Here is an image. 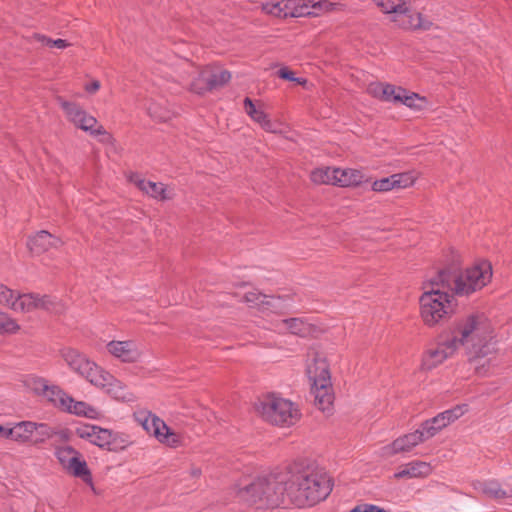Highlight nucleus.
<instances>
[{
    "instance_id": "37",
    "label": "nucleus",
    "mask_w": 512,
    "mask_h": 512,
    "mask_svg": "<svg viewBox=\"0 0 512 512\" xmlns=\"http://www.w3.org/2000/svg\"><path fill=\"white\" fill-rule=\"evenodd\" d=\"M59 103L67 119L75 126H77L82 120V116L85 110L80 105L63 99H60Z\"/></svg>"
},
{
    "instance_id": "36",
    "label": "nucleus",
    "mask_w": 512,
    "mask_h": 512,
    "mask_svg": "<svg viewBox=\"0 0 512 512\" xmlns=\"http://www.w3.org/2000/svg\"><path fill=\"white\" fill-rule=\"evenodd\" d=\"M107 442L108 444L105 446V449L113 452L125 450L132 444L130 437L126 433L112 430H110Z\"/></svg>"
},
{
    "instance_id": "30",
    "label": "nucleus",
    "mask_w": 512,
    "mask_h": 512,
    "mask_svg": "<svg viewBox=\"0 0 512 512\" xmlns=\"http://www.w3.org/2000/svg\"><path fill=\"white\" fill-rule=\"evenodd\" d=\"M335 186L341 188L358 187L368 179L360 169L335 167Z\"/></svg>"
},
{
    "instance_id": "32",
    "label": "nucleus",
    "mask_w": 512,
    "mask_h": 512,
    "mask_svg": "<svg viewBox=\"0 0 512 512\" xmlns=\"http://www.w3.org/2000/svg\"><path fill=\"white\" fill-rule=\"evenodd\" d=\"M432 472V467L429 463L424 461H412L407 463L397 470L394 474L396 479L401 478H420L427 477Z\"/></svg>"
},
{
    "instance_id": "21",
    "label": "nucleus",
    "mask_w": 512,
    "mask_h": 512,
    "mask_svg": "<svg viewBox=\"0 0 512 512\" xmlns=\"http://www.w3.org/2000/svg\"><path fill=\"white\" fill-rule=\"evenodd\" d=\"M129 181L144 194L158 201L170 200L175 196V192L172 187L161 182H153L144 179L138 174L130 175Z\"/></svg>"
},
{
    "instance_id": "28",
    "label": "nucleus",
    "mask_w": 512,
    "mask_h": 512,
    "mask_svg": "<svg viewBox=\"0 0 512 512\" xmlns=\"http://www.w3.org/2000/svg\"><path fill=\"white\" fill-rule=\"evenodd\" d=\"M62 244L61 239L44 230L30 236L27 241L29 250L34 254H41L53 248L57 249Z\"/></svg>"
},
{
    "instance_id": "7",
    "label": "nucleus",
    "mask_w": 512,
    "mask_h": 512,
    "mask_svg": "<svg viewBox=\"0 0 512 512\" xmlns=\"http://www.w3.org/2000/svg\"><path fill=\"white\" fill-rule=\"evenodd\" d=\"M385 14L392 15V21L402 29H427L429 21L421 13L411 9L410 0H372Z\"/></svg>"
},
{
    "instance_id": "8",
    "label": "nucleus",
    "mask_w": 512,
    "mask_h": 512,
    "mask_svg": "<svg viewBox=\"0 0 512 512\" xmlns=\"http://www.w3.org/2000/svg\"><path fill=\"white\" fill-rule=\"evenodd\" d=\"M368 92L380 100L394 104L400 103L414 111H423L429 104L425 97L391 84L372 83L368 87Z\"/></svg>"
},
{
    "instance_id": "25",
    "label": "nucleus",
    "mask_w": 512,
    "mask_h": 512,
    "mask_svg": "<svg viewBox=\"0 0 512 512\" xmlns=\"http://www.w3.org/2000/svg\"><path fill=\"white\" fill-rule=\"evenodd\" d=\"M24 385L28 390L42 396L54 406H56L63 391L58 385L50 384L46 379L37 376H28L24 380Z\"/></svg>"
},
{
    "instance_id": "31",
    "label": "nucleus",
    "mask_w": 512,
    "mask_h": 512,
    "mask_svg": "<svg viewBox=\"0 0 512 512\" xmlns=\"http://www.w3.org/2000/svg\"><path fill=\"white\" fill-rule=\"evenodd\" d=\"M302 6L303 17H319L341 8V4L328 0H302Z\"/></svg>"
},
{
    "instance_id": "19",
    "label": "nucleus",
    "mask_w": 512,
    "mask_h": 512,
    "mask_svg": "<svg viewBox=\"0 0 512 512\" xmlns=\"http://www.w3.org/2000/svg\"><path fill=\"white\" fill-rule=\"evenodd\" d=\"M55 407L64 412L90 420H98L102 417V412L97 407L85 401L75 400L64 390L62 391Z\"/></svg>"
},
{
    "instance_id": "9",
    "label": "nucleus",
    "mask_w": 512,
    "mask_h": 512,
    "mask_svg": "<svg viewBox=\"0 0 512 512\" xmlns=\"http://www.w3.org/2000/svg\"><path fill=\"white\" fill-rule=\"evenodd\" d=\"M59 356L72 373L83 378L90 384L93 383L94 379L103 368L90 359L85 353L74 347H62L59 350Z\"/></svg>"
},
{
    "instance_id": "20",
    "label": "nucleus",
    "mask_w": 512,
    "mask_h": 512,
    "mask_svg": "<svg viewBox=\"0 0 512 512\" xmlns=\"http://www.w3.org/2000/svg\"><path fill=\"white\" fill-rule=\"evenodd\" d=\"M107 353L122 363H137L141 361L143 352L134 340H113L106 344Z\"/></svg>"
},
{
    "instance_id": "2",
    "label": "nucleus",
    "mask_w": 512,
    "mask_h": 512,
    "mask_svg": "<svg viewBox=\"0 0 512 512\" xmlns=\"http://www.w3.org/2000/svg\"><path fill=\"white\" fill-rule=\"evenodd\" d=\"M450 337L458 350H464L470 362L477 363L494 352L495 327L482 313L470 314L455 321Z\"/></svg>"
},
{
    "instance_id": "38",
    "label": "nucleus",
    "mask_w": 512,
    "mask_h": 512,
    "mask_svg": "<svg viewBox=\"0 0 512 512\" xmlns=\"http://www.w3.org/2000/svg\"><path fill=\"white\" fill-rule=\"evenodd\" d=\"M59 103L67 119L75 126H77L82 120V116L85 110L80 105L63 99H60Z\"/></svg>"
},
{
    "instance_id": "41",
    "label": "nucleus",
    "mask_w": 512,
    "mask_h": 512,
    "mask_svg": "<svg viewBox=\"0 0 512 512\" xmlns=\"http://www.w3.org/2000/svg\"><path fill=\"white\" fill-rule=\"evenodd\" d=\"M479 489L489 497L493 498H504L506 497V491H504L498 482L496 481H487L480 483Z\"/></svg>"
},
{
    "instance_id": "12",
    "label": "nucleus",
    "mask_w": 512,
    "mask_h": 512,
    "mask_svg": "<svg viewBox=\"0 0 512 512\" xmlns=\"http://www.w3.org/2000/svg\"><path fill=\"white\" fill-rule=\"evenodd\" d=\"M37 309H45L53 313H59L62 311V305L55 298L49 296H40L35 293H22L19 291L11 308V310L16 313H30Z\"/></svg>"
},
{
    "instance_id": "13",
    "label": "nucleus",
    "mask_w": 512,
    "mask_h": 512,
    "mask_svg": "<svg viewBox=\"0 0 512 512\" xmlns=\"http://www.w3.org/2000/svg\"><path fill=\"white\" fill-rule=\"evenodd\" d=\"M92 386L103 390L116 401L130 403L135 401V395L121 380L117 379L105 368H102L94 379Z\"/></svg>"
},
{
    "instance_id": "17",
    "label": "nucleus",
    "mask_w": 512,
    "mask_h": 512,
    "mask_svg": "<svg viewBox=\"0 0 512 512\" xmlns=\"http://www.w3.org/2000/svg\"><path fill=\"white\" fill-rule=\"evenodd\" d=\"M467 410L468 408L466 404L457 405L452 409L439 413L432 419L425 421L420 428L428 440L463 416Z\"/></svg>"
},
{
    "instance_id": "40",
    "label": "nucleus",
    "mask_w": 512,
    "mask_h": 512,
    "mask_svg": "<svg viewBox=\"0 0 512 512\" xmlns=\"http://www.w3.org/2000/svg\"><path fill=\"white\" fill-rule=\"evenodd\" d=\"M20 325L15 319L4 312H0V334H16Z\"/></svg>"
},
{
    "instance_id": "3",
    "label": "nucleus",
    "mask_w": 512,
    "mask_h": 512,
    "mask_svg": "<svg viewBox=\"0 0 512 512\" xmlns=\"http://www.w3.org/2000/svg\"><path fill=\"white\" fill-rule=\"evenodd\" d=\"M445 272L426 284L419 297V313L423 324L434 328L449 319L456 311L457 300L454 291L448 290Z\"/></svg>"
},
{
    "instance_id": "49",
    "label": "nucleus",
    "mask_w": 512,
    "mask_h": 512,
    "mask_svg": "<svg viewBox=\"0 0 512 512\" xmlns=\"http://www.w3.org/2000/svg\"><path fill=\"white\" fill-rule=\"evenodd\" d=\"M190 473L193 477L197 478L201 475V469L198 467H193L191 468Z\"/></svg>"
},
{
    "instance_id": "44",
    "label": "nucleus",
    "mask_w": 512,
    "mask_h": 512,
    "mask_svg": "<svg viewBox=\"0 0 512 512\" xmlns=\"http://www.w3.org/2000/svg\"><path fill=\"white\" fill-rule=\"evenodd\" d=\"M278 76L284 80L292 81L299 85H305L307 83L305 78L295 77L294 72L287 67L279 69Z\"/></svg>"
},
{
    "instance_id": "46",
    "label": "nucleus",
    "mask_w": 512,
    "mask_h": 512,
    "mask_svg": "<svg viewBox=\"0 0 512 512\" xmlns=\"http://www.w3.org/2000/svg\"><path fill=\"white\" fill-rule=\"evenodd\" d=\"M350 512H387L377 505L363 503L354 507Z\"/></svg>"
},
{
    "instance_id": "5",
    "label": "nucleus",
    "mask_w": 512,
    "mask_h": 512,
    "mask_svg": "<svg viewBox=\"0 0 512 512\" xmlns=\"http://www.w3.org/2000/svg\"><path fill=\"white\" fill-rule=\"evenodd\" d=\"M134 421L158 443L169 448H178L184 444V434L169 425L158 415L147 409L133 413Z\"/></svg>"
},
{
    "instance_id": "27",
    "label": "nucleus",
    "mask_w": 512,
    "mask_h": 512,
    "mask_svg": "<svg viewBox=\"0 0 512 512\" xmlns=\"http://www.w3.org/2000/svg\"><path fill=\"white\" fill-rule=\"evenodd\" d=\"M75 435L105 449V446L108 444L107 439L110 435V430L96 425L80 424L75 428Z\"/></svg>"
},
{
    "instance_id": "23",
    "label": "nucleus",
    "mask_w": 512,
    "mask_h": 512,
    "mask_svg": "<svg viewBox=\"0 0 512 512\" xmlns=\"http://www.w3.org/2000/svg\"><path fill=\"white\" fill-rule=\"evenodd\" d=\"M302 0H271L262 4V10L278 18L303 17Z\"/></svg>"
},
{
    "instance_id": "6",
    "label": "nucleus",
    "mask_w": 512,
    "mask_h": 512,
    "mask_svg": "<svg viewBox=\"0 0 512 512\" xmlns=\"http://www.w3.org/2000/svg\"><path fill=\"white\" fill-rule=\"evenodd\" d=\"M493 277V267L487 259H477L461 271L453 281L454 294L470 296L485 288Z\"/></svg>"
},
{
    "instance_id": "39",
    "label": "nucleus",
    "mask_w": 512,
    "mask_h": 512,
    "mask_svg": "<svg viewBox=\"0 0 512 512\" xmlns=\"http://www.w3.org/2000/svg\"><path fill=\"white\" fill-rule=\"evenodd\" d=\"M418 177L419 173L414 170L392 174L395 189H405L413 186Z\"/></svg>"
},
{
    "instance_id": "24",
    "label": "nucleus",
    "mask_w": 512,
    "mask_h": 512,
    "mask_svg": "<svg viewBox=\"0 0 512 512\" xmlns=\"http://www.w3.org/2000/svg\"><path fill=\"white\" fill-rule=\"evenodd\" d=\"M306 373L311 383L331 380L330 365L325 353L312 351L307 356Z\"/></svg>"
},
{
    "instance_id": "11",
    "label": "nucleus",
    "mask_w": 512,
    "mask_h": 512,
    "mask_svg": "<svg viewBox=\"0 0 512 512\" xmlns=\"http://www.w3.org/2000/svg\"><path fill=\"white\" fill-rule=\"evenodd\" d=\"M54 455L64 471L92 486V475L82 454L69 445L55 447Z\"/></svg>"
},
{
    "instance_id": "45",
    "label": "nucleus",
    "mask_w": 512,
    "mask_h": 512,
    "mask_svg": "<svg viewBox=\"0 0 512 512\" xmlns=\"http://www.w3.org/2000/svg\"><path fill=\"white\" fill-rule=\"evenodd\" d=\"M36 37L43 45L46 46L56 47L58 49H65L70 46V44L64 39L53 40L43 35H37Z\"/></svg>"
},
{
    "instance_id": "34",
    "label": "nucleus",
    "mask_w": 512,
    "mask_h": 512,
    "mask_svg": "<svg viewBox=\"0 0 512 512\" xmlns=\"http://www.w3.org/2000/svg\"><path fill=\"white\" fill-rule=\"evenodd\" d=\"M142 107L146 110L147 114L156 121H167L172 115L171 111L167 107L151 98L145 99Z\"/></svg>"
},
{
    "instance_id": "35",
    "label": "nucleus",
    "mask_w": 512,
    "mask_h": 512,
    "mask_svg": "<svg viewBox=\"0 0 512 512\" xmlns=\"http://www.w3.org/2000/svg\"><path fill=\"white\" fill-rule=\"evenodd\" d=\"M335 167L323 166L315 168L310 175V179L317 185H332L335 186L334 181Z\"/></svg>"
},
{
    "instance_id": "48",
    "label": "nucleus",
    "mask_w": 512,
    "mask_h": 512,
    "mask_svg": "<svg viewBox=\"0 0 512 512\" xmlns=\"http://www.w3.org/2000/svg\"><path fill=\"white\" fill-rule=\"evenodd\" d=\"M0 438L11 439L12 438V426H3L0 424Z\"/></svg>"
},
{
    "instance_id": "22",
    "label": "nucleus",
    "mask_w": 512,
    "mask_h": 512,
    "mask_svg": "<svg viewBox=\"0 0 512 512\" xmlns=\"http://www.w3.org/2000/svg\"><path fill=\"white\" fill-rule=\"evenodd\" d=\"M421 428L395 439L391 444L385 445L380 450L381 457L389 458L398 453L411 451L418 444L426 441Z\"/></svg>"
},
{
    "instance_id": "43",
    "label": "nucleus",
    "mask_w": 512,
    "mask_h": 512,
    "mask_svg": "<svg viewBox=\"0 0 512 512\" xmlns=\"http://www.w3.org/2000/svg\"><path fill=\"white\" fill-rule=\"evenodd\" d=\"M371 190L377 193H385L395 190L392 175L374 180L371 183Z\"/></svg>"
},
{
    "instance_id": "29",
    "label": "nucleus",
    "mask_w": 512,
    "mask_h": 512,
    "mask_svg": "<svg viewBox=\"0 0 512 512\" xmlns=\"http://www.w3.org/2000/svg\"><path fill=\"white\" fill-rule=\"evenodd\" d=\"M311 393L314 395L315 404L322 411H329L333 401L334 393L331 380H319L311 383Z\"/></svg>"
},
{
    "instance_id": "26",
    "label": "nucleus",
    "mask_w": 512,
    "mask_h": 512,
    "mask_svg": "<svg viewBox=\"0 0 512 512\" xmlns=\"http://www.w3.org/2000/svg\"><path fill=\"white\" fill-rule=\"evenodd\" d=\"M243 300L250 307L259 308L263 313L266 322L273 315V309L277 307L278 302V299L264 295L256 289H250L245 292Z\"/></svg>"
},
{
    "instance_id": "47",
    "label": "nucleus",
    "mask_w": 512,
    "mask_h": 512,
    "mask_svg": "<svg viewBox=\"0 0 512 512\" xmlns=\"http://www.w3.org/2000/svg\"><path fill=\"white\" fill-rule=\"evenodd\" d=\"M101 87V84L98 80H92L84 85V90L90 94H95Z\"/></svg>"
},
{
    "instance_id": "42",
    "label": "nucleus",
    "mask_w": 512,
    "mask_h": 512,
    "mask_svg": "<svg viewBox=\"0 0 512 512\" xmlns=\"http://www.w3.org/2000/svg\"><path fill=\"white\" fill-rule=\"evenodd\" d=\"M18 292L0 283V305L11 309Z\"/></svg>"
},
{
    "instance_id": "1",
    "label": "nucleus",
    "mask_w": 512,
    "mask_h": 512,
    "mask_svg": "<svg viewBox=\"0 0 512 512\" xmlns=\"http://www.w3.org/2000/svg\"><path fill=\"white\" fill-rule=\"evenodd\" d=\"M331 490V480L323 469L294 465L250 483H239L234 486L233 493L239 501L251 504L266 501L278 505L288 499L295 505L304 506L324 500Z\"/></svg>"
},
{
    "instance_id": "14",
    "label": "nucleus",
    "mask_w": 512,
    "mask_h": 512,
    "mask_svg": "<svg viewBox=\"0 0 512 512\" xmlns=\"http://www.w3.org/2000/svg\"><path fill=\"white\" fill-rule=\"evenodd\" d=\"M243 107L246 114L266 132L274 134L286 132V126L283 122L269 117L265 111V104L262 101L254 102L247 97L244 99Z\"/></svg>"
},
{
    "instance_id": "4",
    "label": "nucleus",
    "mask_w": 512,
    "mask_h": 512,
    "mask_svg": "<svg viewBox=\"0 0 512 512\" xmlns=\"http://www.w3.org/2000/svg\"><path fill=\"white\" fill-rule=\"evenodd\" d=\"M254 408L264 421L276 426L289 427L300 418L299 409L293 402L274 393L258 398Z\"/></svg>"
},
{
    "instance_id": "33",
    "label": "nucleus",
    "mask_w": 512,
    "mask_h": 512,
    "mask_svg": "<svg viewBox=\"0 0 512 512\" xmlns=\"http://www.w3.org/2000/svg\"><path fill=\"white\" fill-rule=\"evenodd\" d=\"M76 127L90 133L92 136H103V141L105 142L111 141V135L98 123L94 116L90 115L86 111L82 116V120Z\"/></svg>"
},
{
    "instance_id": "16",
    "label": "nucleus",
    "mask_w": 512,
    "mask_h": 512,
    "mask_svg": "<svg viewBox=\"0 0 512 512\" xmlns=\"http://www.w3.org/2000/svg\"><path fill=\"white\" fill-rule=\"evenodd\" d=\"M458 351V348L449 336L423 354L421 368L427 371L432 370L454 357Z\"/></svg>"
},
{
    "instance_id": "18",
    "label": "nucleus",
    "mask_w": 512,
    "mask_h": 512,
    "mask_svg": "<svg viewBox=\"0 0 512 512\" xmlns=\"http://www.w3.org/2000/svg\"><path fill=\"white\" fill-rule=\"evenodd\" d=\"M231 74L226 70L206 67L200 73L197 79L190 84V89L202 94L207 90L222 86L229 82Z\"/></svg>"
},
{
    "instance_id": "15",
    "label": "nucleus",
    "mask_w": 512,
    "mask_h": 512,
    "mask_svg": "<svg viewBox=\"0 0 512 512\" xmlns=\"http://www.w3.org/2000/svg\"><path fill=\"white\" fill-rule=\"evenodd\" d=\"M263 327L280 334L291 333L301 337H306L313 331L312 325L302 318H281L276 313H273Z\"/></svg>"
},
{
    "instance_id": "10",
    "label": "nucleus",
    "mask_w": 512,
    "mask_h": 512,
    "mask_svg": "<svg viewBox=\"0 0 512 512\" xmlns=\"http://www.w3.org/2000/svg\"><path fill=\"white\" fill-rule=\"evenodd\" d=\"M56 431L44 422L20 421L12 425L11 440L19 444L40 445L50 440Z\"/></svg>"
}]
</instances>
